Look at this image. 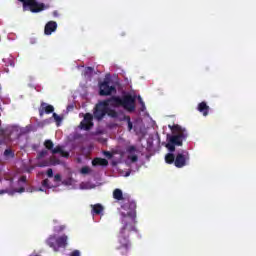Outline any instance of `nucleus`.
<instances>
[{
	"mask_svg": "<svg viewBox=\"0 0 256 256\" xmlns=\"http://www.w3.org/2000/svg\"><path fill=\"white\" fill-rule=\"evenodd\" d=\"M117 107H124L126 111H134L135 98L131 95H126L123 100L119 98H112L110 100L100 102L96 105L94 117L96 119H103L105 115H109V117H117V112H115Z\"/></svg>",
	"mask_w": 256,
	"mask_h": 256,
	"instance_id": "f257e3e1",
	"label": "nucleus"
},
{
	"mask_svg": "<svg viewBox=\"0 0 256 256\" xmlns=\"http://www.w3.org/2000/svg\"><path fill=\"white\" fill-rule=\"evenodd\" d=\"M135 209V202H128L120 208L122 227L119 231L118 241L121 247H125V249H127V245H129V241L127 240L129 233L135 230Z\"/></svg>",
	"mask_w": 256,
	"mask_h": 256,
	"instance_id": "f03ea898",
	"label": "nucleus"
},
{
	"mask_svg": "<svg viewBox=\"0 0 256 256\" xmlns=\"http://www.w3.org/2000/svg\"><path fill=\"white\" fill-rule=\"evenodd\" d=\"M173 135L167 136L168 143L166 144V148L173 153L175 151V145L181 146L183 145V140L187 137L185 134V129L181 128L179 125L169 126Z\"/></svg>",
	"mask_w": 256,
	"mask_h": 256,
	"instance_id": "7ed1b4c3",
	"label": "nucleus"
},
{
	"mask_svg": "<svg viewBox=\"0 0 256 256\" xmlns=\"http://www.w3.org/2000/svg\"><path fill=\"white\" fill-rule=\"evenodd\" d=\"M188 161H189V154H187V152L178 153L176 155V158L171 153H168L165 156L166 163H169V164L174 163L175 167H178V168L185 167Z\"/></svg>",
	"mask_w": 256,
	"mask_h": 256,
	"instance_id": "20e7f679",
	"label": "nucleus"
},
{
	"mask_svg": "<svg viewBox=\"0 0 256 256\" xmlns=\"http://www.w3.org/2000/svg\"><path fill=\"white\" fill-rule=\"evenodd\" d=\"M47 244L53 251H59V249L67 247V236H50L47 240Z\"/></svg>",
	"mask_w": 256,
	"mask_h": 256,
	"instance_id": "39448f33",
	"label": "nucleus"
},
{
	"mask_svg": "<svg viewBox=\"0 0 256 256\" xmlns=\"http://www.w3.org/2000/svg\"><path fill=\"white\" fill-rule=\"evenodd\" d=\"M23 3L24 11H31L32 13H40V11H44L47 9L45 5L38 3L35 0H19Z\"/></svg>",
	"mask_w": 256,
	"mask_h": 256,
	"instance_id": "423d86ee",
	"label": "nucleus"
},
{
	"mask_svg": "<svg viewBox=\"0 0 256 256\" xmlns=\"http://www.w3.org/2000/svg\"><path fill=\"white\" fill-rule=\"evenodd\" d=\"M46 149L52 150V153H59L62 157H69V152L65 151L63 147L57 146L56 148H53V142L51 140H47L44 143Z\"/></svg>",
	"mask_w": 256,
	"mask_h": 256,
	"instance_id": "0eeeda50",
	"label": "nucleus"
},
{
	"mask_svg": "<svg viewBox=\"0 0 256 256\" xmlns=\"http://www.w3.org/2000/svg\"><path fill=\"white\" fill-rule=\"evenodd\" d=\"M100 95H113L115 93V87L110 86L109 79H105L104 82L100 84Z\"/></svg>",
	"mask_w": 256,
	"mask_h": 256,
	"instance_id": "6e6552de",
	"label": "nucleus"
},
{
	"mask_svg": "<svg viewBox=\"0 0 256 256\" xmlns=\"http://www.w3.org/2000/svg\"><path fill=\"white\" fill-rule=\"evenodd\" d=\"M104 155L108 157V159H115L116 161L113 162L114 165H116V163H119V161H121V159L125 157V154H123V152L119 150H113L112 152H104Z\"/></svg>",
	"mask_w": 256,
	"mask_h": 256,
	"instance_id": "1a4fd4ad",
	"label": "nucleus"
},
{
	"mask_svg": "<svg viewBox=\"0 0 256 256\" xmlns=\"http://www.w3.org/2000/svg\"><path fill=\"white\" fill-rule=\"evenodd\" d=\"M55 184H49V180L46 179L42 182V187L38 189V191H47V189H53V187H57L59 185V181H61V176L56 175L54 177Z\"/></svg>",
	"mask_w": 256,
	"mask_h": 256,
	"instance_id": "9d476101",
	"label": "nucleus"
},
{
	"mask_svg": "<svg viewBox=\"0 0 256 256\" xmlns=\"http://www.w3.org/2000/svg\"><path fill=\"white\" fill-rule=\"evenodd\" d=\"M93 127V116L91 114H86L83 121L80 123V129L88 131V129Z\"/></svg>",
	"mask_w": 256,
	"mask_h": 256,
	"instance_id": "9b49d317",
	"label": "nucleus"
},
{
	"mask_svg": "<svg viewBox=\"0 0 256 256\" xmlns=\"http://www.w3.org/2000/svg\"><path fill=\"white\" fill-rule=\"evenodd\" d=\"M57 30V22L50 21L46 24L44 33L45 35H51Z\"/></svg>",
	"mask_w": 256,
	"mask_h": 256,
	"instance_id": "f8f14e48",
	"label": "nucleus"
},
{
	"mask_svg": "<svg viewBox=\"0 0 256 256\" xmlns=\"http://www.w3.org/2000/svg\"><path fill=\"white\" fill-rule=\"evenodd\" d=\"M55 111V108L49 104L42 103L40 108V115L43 117L44 113H53Z\"/></svg>",
	"mask_w": 256,
	"mask_h": 256,
	"instance_id": "ddd939ff",
	"label": "nucleus"
},
{
	"mask_svg": "<svg viewBox=\"0 0 256 256\" xmlns=\"http://www.w3.org/2000/svg\"><path fill=\"white\" fill-rule=\"evenodd\" d=\"M128 159L126 160V163H135L137 161V154L135 153V148L130 149L126 153Z\"/></svg>",
	"mask_w": 256,
	"mask_h": 256,
	"instance_id": "4468645a",
	"label": "nucleus"
},
{
	"mask_svg": "<svg viewBox=\"0 0 256 256\" xmlns=\"http://www.w3.org/2000/svg\"><path fill=\"white\" fill-rule=\"evenodd\" d=\"M92 165L94 167L101 166V167H107L109 165V162L103 158H96L92 161Z\"/></svg>",
	"mask_w": 256,
	"mask_h": 256,
	"instance_id": "2eb2a0df",
	"label": "nucleus"
},
{
	"mask_svg": "<svg viewBox=\"0 0 256 256\" xmlns=\"http://www.w3.org/2000/svg\"><path fill=\"white\" fill-rule=\"evenodd\" d=\"M76 183L77 182L71 178H68L67 180L63 181V185L68 187V189H79Z\"/></svg>",
	"mask_w": 256,
	"mask_h": 256,
	"instance_id": "dca6fc26",
	"label": "nucleus"
},
{
	"mask_svg": "<svg viewBox=\"0 0 256 256\" xmlns=\"http://www.w3.org/2000/svg\"><path fill=\"white\" fill-rule=\"evenodd\" d=\"M198 111L204 115V117H207V114L209 113V106H207V103L201 102L198 105Z\"/></svg>",
	"mask_w": 256,
	"mask_h": 256,
	"instance_id": "f3484780",
	"label": "nucleus"
},
{
	"mask_svg": "<svg viewBox=\"0 0 256 256\" xmlns=\"http://www.w3.org/2000/svg\"><path fill=\"white\" fill-rule=\"evenodd\" d=\"M25 189L21 187L19 190H11L9 188H6L5 190H0V195H3L4 193H8V195H14L15 193H23Z\"/></svg>",
	"mask_w": 256,
	"mask_h": 256,
	"instance_id": "a211bd4d",
	"label": "nucleus"
},
{
	"mask_svg": "<svg viewBox=\"0 0 256 256\" xmlns=\"http://www.w3.org/2000/svg\"><path fill=\"white\" fill-rule=\"evenodd\" d=\"M92 211L96 215H101V213H103V206H101L100 204H96L92 206Z\"/></svg>",
	"mask_w": 256,
	"mask_h": 256,
	"instance_id": "6ab92c4d",
	"label": "nucleus"
},
{
	"mask_svg": "<svg viewBox=\"0 0 256 256\" xmlns=\"http://www.w3.org/2000/svg\"><path fill=\"white\" fill-rule=\"evenodd\" d=\"M79 189H95V185L91 184V182H82Z\"/></svg>",
	"mask_w": 256,
	"mask_h": 256,
	"instance_id": "aec40b11",
	"label": "nucleus"
},
{
	"mask_svg": "<svg viewBox=\"0 0 256 256\" xmlns=\"http://www.w3.org/2000/svg\"><path fill=\"white\" fill-rule=\"evenodd\" d=\"M113 197H114V199L121 201V199H123V192L121 191V189L114 190Z\"/></svg>",
	"mask_w": 256,
	"mask_h": 256,
	"instance_id": "412c9836",
	"label": "nucleus"
},
{
	"mask_svg": "<svg viewBox=\"0 0 256 256\" xmlns=\"http://www.w3.org/2000/svg\"><path fill=\"white\" fill-rule=\"evenodd\" d=\"M53 117H54V121H56L57 125H59L61 123V121H63V118H61V116L57 115V113H53Z\"/></svg>",
	"mask_w": 256,
	"mask_h": 256,
	"instance_id": "4be33fe9",
	"label": "nucleus"
},
{
	"mask_svg": "<svg viewBox=\"0 0 256 256\" xmlns=\"http://www.w3.org/2000/svg\"><path fill=\"white\" fill-rule=\"evenodd\" d=\"M2 185H4L5 187H13V182L11 180H5L4 182H2Z\"/></svg>",
	"mask_w": 256,
	"mask_h": 256,
	"instance_id": "5701e85b",
	"label": "nucleus"
},
{
	"mask_svg": "<svg viewBox=\"0 0 256 256\" xmlns=\"http://www.w3.org/2000/svg\"><path fill=\"white\" fill-rule=\"evenodd\" d=\"M91 171V169H89V167H83L82 169H81V173L83 174V175H87V173H89Z\"/></svg>",
	"mask_w": 256,
	"mask_h": 256,
	"instance_id": "b1692460",
	"label": "nucleus"
},
{
	"mask_svg": "<svg viewBox=\"0 0 256 256\" xmlns=\"http://www.w3.org/2000/svg\"><path fill=\"white\" fill-rule=\"evenodd\" d=\"M4 155L5 157H13V152L11 150H5Z\"/></svg>",
	"mask_w": 256,
	"mask_h": 256,
	"instance_id": "393cba45",
	"label": "nucleus"
},
{
	"mask_svg": "<svg viewBox=\"0 0 256 256\" xmlns=\"http://www.w3.org/2000/svg\"><path fill=\"white\" fill-rule=\"evenodd\" d=\"M70 256H81V253L78 250H75Z\"/></svg>",
	"mask_w": 256,
	"mask_h": 256,
	"instance_id": "a878e982",
	"label": "nucleus"
},
{
	"mask_svg": "<svg viewBox=\"0 0 256 256\" xmlns=\"http://www.w3.org/2000/svg\"><path fill=\"white\" fill-rule=\"evenodd\" d=\"M47 175H48V177H53V170L49 169L47 171Z\"/></svg>",
	"mask_w": 256,
	"mask_h": 256,
	"instance_id": "bb28decb",
	"label": "nucleus"
},
{
	"mask_svg": "<svg viewBox=\"0 0 256 256\" xmlns=\"http://www.w3.org/2000/svg\"><path fill=\"white\" fill-rule=\"evenodd\" d=\"M25 181H26V178L21 177L18 183H19V185H21V183H25Z\"/></svg>",
	"mask_w": 256,
	"mask_h": 256,
	"instance_id": "cd10ccee",
	"label": "nucleus"
},
{
	"mask_svg": "<svg viewBox=\"0 0 256 256\" xmlns=\"http://www.w3.org/2000/svg\"><path fill=\"white\" fill-rule=\"evenodd\" d=\"M138 99H139V101H140V103H141V105H142V111H143V109H145V104H144L143 101L141 100V97H138Z\"/></svg>",
	"mask_w": 256,
	"mask_h": 256,
	"instance_id": "c85d7f7f",
	"label": "nucleus"
},
{
	"mask_svg": "<svg viewBox=\"0 0 256 256\" xmlns=\"http://www.w3.org/2000/svg\"><path fill=\"white\" fill-rule=\"evenodd\" d=\"M128 129L132 130L133 129V124H131V121H128Z\"/></svg>",
	"mask_w": 256,
	"mask_h": 256,
	"instance_id": "c756f323",
	"label": "nucleus"
},
{
	"mask_svg": "<svg viewBox=\"0 0 256 256\" xmlns=\"http://www.w3.org/2000/svg\"><path fill=\"white\" fill-rule=\"evenodd\" d=\"M58 163H59V161H56V162L55 161H51L50 165H57Z\"/></svg>",
	"mask_w": 256,
	"mask_h": 256,
	"instance_id": "7c9ffc66",
	"label": "nucleus"
},
{
	"mask_svg": "<svg viewBox=\"0 0 256 256\" xmlns=\"http://www.w3.org/2000/svg\"><path fill=\"white\" fill-rule=\"evenodd\" d=\"M86 71H89V72H91V71H92V69H91V68H87V69H86Z\"/></svg>",
	"mask_w": 256,
	"mask_h": 256,
	"instance_id": "2f4dec72",
	"label": "nucleus"
},
{
	"mask_svg": "<svg viewBox=\"0 0 256 256\" xmlns=\"http://www.w3.org/2000/svg\"><path fill=\"white\" fill-rule=\"evenodd\" d=\"M125 177H129V173H127V174L125 175Z\"/></svg>",
	"mask_w": 256,
	"mask_h": 256,
	"instance_id": "473e14b6",
	"label": "nucleus"
},
{
	"mask_svg": "<svg viewBox=\"0 0 256 256\" xmlns=\"http://www.w3.org/2000/svg\"><path fill=\"white\" fill-rule=\"evenodd\" d=\"M45 152H42V154H41V157H43V154H44Z\"/></svg>",
	"mask_w": 256,
	"mask_h": 256,
	"instance_id": "72a5a7b5",
	"label": "nucleus"
}]
</instances>
